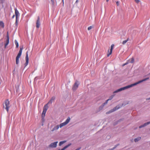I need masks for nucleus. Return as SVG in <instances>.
Returning a JSON list of instances; mask_svg holds the SVG:
<instances>
[{
  "label": "nucleus",
  "instance_id": "0eeeda50",
  "mask_svg": "<svg viewBox=\"0 0 150 150\" xmlns=\"http://www.w3.org/2000/svg\"><path fill=\"white\" fill-rule=\"evenodd\" d=\"M79 84L78 83V82L77 81L75 82L72 88V89L73 91L76 90L78 87Z\"/></svg>",
  "mask_w": 150,
  "mask_h": 150
},
{
  "label": "nucleus",
  "instance_id": "f03ea898",
  "mask_svg": "<svg viewBox=\"0 0 150 150\" xmlns=\"http://www.w3.org/2000/svg\"><path fill=\"white\" fill-rule=\"evenodd\" d=\"M70 120V118L69 117H68L65 122L60 124V125H58L55 126L51 130V131L52 132H53L54 131L57 130L59 127L60 128H61L63 126L66 125L69 122Z\"/></svg>",
  "mask_w": 150,
  "mask_h": 150
},
{
  "label": "nucleus",
  "instance_id": "c9c22d12",
  "mask_svg": "<svg viewBox=\"0 0 150 150\" xmlns=\"http://www.w3.org/2000/svg\"><path fill=\"white\" fill-rule=\"evenodd\" d=\"M16 24L18 23V18H16Z\"/></svg>",
  "mask_w": 150,
  "mask_h": 150
},
{
  "label": "nucleus",
  "instance_id": "2f4dec72",
  "mask_svg": "<svg viewBox=\"0 0 150 150\" xmlns=\"http://www.w3.org/2000/svg\"><path fill=\"white\" fill-rule=\"evenodd\" d=\"M6 37L7 38V39H8V40H9L8 33V32H7V33Z\"/></svg>",
  "mask_w": 150,
  "mask_h": 150
},
{
  "label": "nucleus",
  "instance_id": "4468645a",
  "mask_svg": "<svg viewBox=\"0 0 150 150\" xmlns=\"http://www.w3.org/2000/svg\"><path fill=\"white\" fill-rule=\"evenodd\" d=\"M71 145V144H70L67 146H65L62 149H59L58 150H64L65 149H66V148H67V147H68L70 145Z\"/></svg>",
  "mask_w": 150,
  "mask_h": 150
},
{
  "label": "nucleus",
  "instance_id": "c85d7f7f",
  "mask_svg": "<svg viewBox=\"0 0 150 150\" xmlns=\"http://www.w3.org/2000/svg\"><path fill=\"white\" fill-rule=\"evenodd\" d=\"M118 145V144L117 145H116L115 146V147H114L113 148H112L111 149H109L108 150H113Z\"/></svg>",
  "mask_w": 150,
  "mask_h": 150
},
{
  "label": "nucleus",
  "instance_id": "9b49d317",
  "mask_svg": "<svg viewBox=\"0 0 150 150\" xmlns=\"http://www.w3.org/2000/svg\"><path fill=\"white\" fill-rule=\"evenodd\" d=\"M55 97H53L52 98L51 100L49 101V102L47 104H52V102L54 101V100L55 99Z\"/></svg>",
  "mask_w": 150,
  "mask_h": 150
},
{
  "label": "nucleus",
  "instance_id": "aec40b11",
  "mask_svg": "<svg viewBox=\"0 0 150 150\" xmlns=\"http://www.w3.org/2000/svg\"><path fill=\"white\" fill-rule=\"evenodd\" d=\"M0 26H1L2 28L4 27V23L2 21H0Z\"/></svg>",
  "mask_w": 150,
  "mask_h": 150
},
{
  "label": "nucleus",
  "instance_id": "72a5a7b5",
  "mask_svg": "<svg viewBox=\"0 0 150 150\" xmlns=\"http://www.w3.org/2000/svg\"><path fill=\"white\" fill-rule=\"evenodd\" d=\"M116 4L118 6L119 5V2L118 1H117L116 2Z\"/></svg>",
  "mask_w": 150,
  "mask_h": 150
},
{
  "label": "nucleus",
  "instance_id": "e433bc0d",
  "mask_svg": "<svg viewBox=\"0 0 150 150\" xmlns=\"http://www.w3.org/2000/svg\"><path fill=\"white\" fill-rule=\"evenodd\" d=\"M62 2L63 3V4H64V0H62Z\"/></svg>",
  "mask_w": 150,
  "mask_h": 150
},
{
  "label": "nucleus",
  "instance_id": "58836bf2",
  "mask_svg": "<svg viewBox=\"0 0 150 150\" xmlns=\"http://www.w3.org/2000/svg\"><path fill=\"white\" fill-rule=\"evenodd\" d=\"M78 0H77L76 1V3H77L78 2Z\"/></svg>",
  "mask_w": 150,
  "mask_h": 150
},
{
  "label": "nucleus",
  "instance_id": "f704fd0d",
  "mask_svg": "<svg viewBox=\"0 0 150 150\" xmlns=\"http://www.w3.org/2000/svg\"><path fill=\"white\" fill-rule=\"evenodd\" d=\"M128 64V62H126V63H125V64H123L122 65V66H125V65L127 64Z\"/></svg>",
  "mask_w": 150,
  "mask_h": 150
},
{
  "label": "nucleus",
  "instance_id": "f8f14e48",
  "mask_svg": "<svg viewBox=\"0 0 150 150\" xmlns=\"http://www.w3.org/2000/svg\"><path fill=\"white\" fill-rule=\"evenodd\" d=\"M15 14L16 15V18H18L19 16V12L17 9L16 8L15 9Z\"/></svg>",
  "mask_w": 150,
  "mask_h": 150
},
{
  "label": "nucleus",
  "instance_id": "79ce46f5",
  "mask_svg": "<svg viewBox=\"0 0 150 150\" xmlns=\"http://www.w3.org/2000/svg\"><path fill=\"white\" fill-rule=\"evenodd\" d=\"M147 99V100H150V97L149 98Z\"/></svg>",
  "mask_w": 150,
  "mask_h": 150
},
{
  "label": "nucleus",
  "instance_id": "dca6fc26",
  "mask_svg": "<svg viewBox=\"0 0 150 150\" xmlns=\"http://www.w3.org/2000/svg\"><path fill=\"white\" fill-rule=\"evenodd\" d=\"M141 139V137H139L134 139V141L135 142H138V141L140 140Z\"/></svg>",
  "mask_w": 150,
  "mask_h": 150
},
{
  "label": "nucleus",
  "instance_id": "473e14b6",
  "mask_svg": "<svg viewBox=\"0 0 150 150\" xmlns=\"http://www.w3.org/2000/svg\"><path fill=\"white\" fill-rule=\"evenodd\" d=\"M134 1L137 4H138L140 2V1L139 0H134Z\"/></svg>",
  "mask_w": 150,
  "mask_h": 150
},
{
  "label": "nucleus",
  "instance_id": "39448f33",
  "mask_svg": "<svg viewBox=\"0 0 150 150\" xmlns=\"http://www.w3.org/2000/svg\"><path fill=\"white\" fill-rule=\"evenodd\" d=\"M58 142H56L52 143L48 146V147L49 148H54L56 147L57 146V144Z\"/></svg>",
  "mask_w": 150,
  "mask_h": 150
},
{
  "label": "nucleus",
  "instance_id": "ddd939ff",
  "mask_svg": "<svg viewBox=\"0 0 150 150\" xmlns=\"http://www.w3.org/2000/svg\"><path fill=\"white\" fill-rule=\"evenodd\" d=\"M114 96V95H113L110 96V97L105 102V103L107 104L108 101L111 100Z\"/></svg>",
  "mask_w": 150,
  "mask_h": 150
},
{
  "label": "nucleus",
  "instance_id": "ea45409f",
  "mask_svg": "<svg viewBox=\"0 0 150 150\" xmlns=\"http://www.w3.org/2000/svg\"><path fill=\"white\" fill-rule=\"evenodd\" d=\"M80 149V148L77 149L75 150H79Z\"/></svg>",
  "mask_w": 150,
  "mask_h": 150
},
{
  "label": "nucleus",
  "instance_id": "7c9ffc66",
  "mask_svg": "<svg viewBox=\"0 0 150 150\" xmlns=\"http://www.w3.org/2000/svg\"><path fill=\"white\" fill-rule=\"evenodd\" d=\"M5 0H0V4H3Z\"/></svg>",
  "mask_w": 150,
  "mask_h": 150
},
{
  "label": "nucleus",
  "instance_id": "a878e982",
  "mask_svg": "<svg viewBox=\"0 0 150 150\" xmlns=\"http://www.w3.org/2000/svg\"><path fill=\"white\" fill-rule=\"evenodd\" d=\"M52 5L53 6L55 4V0H51Z\"/></svg>",
  "mask_w": 150,
  "mask_h": 150
},
{
  "label": "nucleus",
  "instance_id": "5701e85b",
  "mask_svg": "<svg viewBox=\"0 0 150 150\" xmlns=\"http://www.w3.org/2000/svg\"><path fill=\"white\" fill-rule=\"evenodd\" d=\"M129 40V38H128L127 40H124L122 42V44H123V45H124L125 44L128 40Z\"/></svg>",
  "mask_w": 150,
  "mask_h": 150
},
{
  "label": "nucleus",
  "instance_id": "4be33fe9",
  "mask_svg": "<svg viewBox=\"0 0 150 150\" xmlns=\"http://www.w3.org/2000/svg\"><path fill=\"white\" fill-rule=\"evenodd\" d=\"M15 43L16 45V47L18 48V47L19 45L17 41L16 40H15Z\"/></svg>",
  "mask_w": 150,
  "mask_h": 150
},
{
  "label": "nucleus",
  "instance_id": "6e6552de",
  "mask_svg": "<svg viewBox=\"0 0 150 150\" xmlns=\"http://www.w3.org/2000/svg\"><path fill=\"white\" fill-rule=\"evenodd\" d=\"M26 62L25 65V66H26L28 65V63L29 58H28V52H27L26 53V57H25Z\"/></svg>",
  "mask_w": 150,
  "mask_h": 150
},
{
  "label": "nucleus",
  "instance_id": "412c9836",
  "mask_svg": "<svg viewBox=\"0 0 150 150\" xmlns=\"http://www.w3.org/2000/svg\"><path fill=\"white\" fill-rule=\"evenodd\" d=\"M66 142V141H63L60 142L59 143V146H61L64 143Z\"/></svg>",
  "mask_w": 150,
  "mask_h": 150
},
{
  "label": "nucleus",
  "instance_id": "a19ab883",
  "mask_svg": "<svg viewBox=\"0 0 150 150\" xmlns=\"http://www.w3.org/2000/svg\"><path fill=\"white\" fill-rule=\"evenodd\" d=\"M109 0H106V1L107 2H108Z\"/></svg>",
  "mask_w": 150,
  "mask_h": 150
},
{
  "label": "nucleus",
  "instance_id": "6ab92c4d",
  "mask_svg": "<svg viewBox=\"0 0 150 150\" xmlns=\"http://www.w3.org/2000/svg\"><path fill=\"white\" fill-rule=\"evenodd\" d=\"M105 104V102L103 103V104H102V105L99 107V109L100 110H102L103 107L105 105V104Z\"/></svg>",
  "mask_w": 150,
  "mask_h": 150
},
{
  "label": "nucleus",
  "instance_id": "bb28decb",
  "mask_svg": "<svg viewBox=\"0 0 150 150\" xmlns=\"http://www.w3.org/2000/svg\"><path fill=\"white\" fill-rule=\"evenodd\" d=\"M134 62V59L132 58L130 59V62L131 63H133Z\"/></svg>",
  "mask_w": 150,
  "mask_h": 150
},
{
  "label": "nucleus",
  "instance_id": "2eb2a0df",
  "mask_svg": "<svg viewBox=\"0 0 150 150\" xmlns=\"http://www.w3.org/2000/svg\"><path fill=\"white\" fill-rule=\"evenodd\" d=\"M114 46V44H112L111 47V48L110 49V53L109 54H111L112 52V50L113 49V47Z\"/></svg>",
  "mask_w": 150,
  "mask_h": 150
},
{
  "label": "nucleus",
  "instance_id": "1a4fd4ad",
  "mask_svg": "<svg viewBox=\"0 0 150 150\" xmlns=\"http://www.w3.org/2000/svg\"><path fill=\"white\" fill-rule=\"evenodd\" d=\"M40 19L39 16L38 17V19L36 22V27L37 28H38L40 27Z\"/></svg>",
  "mask_w": 150,
  "mask_h": 150
},
{
  "label": "nucleus",
  "instance_id": "b1692460",
  "mask_svg": "<svg viewBox=\"0 0 150 150\" xmlns=\"http://www.w3.org/2000/svg\"><path fill=\"white\" fill-rule=\"evenodd\" d=\"M46 111H46L44 110H43L42 114V117L45 116V113H46Z\"/></svg>",
  "mask_w": 150,
  "mask_h": 150
},
{
  "label": "nucleus",
  "instance_id": "9d476101",
  "mask_svg": "<svg viewBox=\"0 0 150 150\" xmlns=\"http://www.w3.org/2000/svg\"><path fill=\"white\" fill-rule=\"evenodd\" d=\"M150 124V121L146 123H145L143 125H142L139 127V128H141L142 127H144L147 125L149 124Z\"/></svg>",
  "mask_w": 150,
  "mask_h": 150
},
{
  "label": "nucleus",
  "instance_id": "f3484780",
  "mask_svg": "<svg viewBox=\"0 0 150 150\" xmlns=\"http://www.w3.org/2000/svg\"><path fill=\"white\" fill-rule=\"evenodd\" d=\"M48 104H47L46 105H45L44 106V108H43V110H45L46 111H47V109H48V107L47 106V105Z\"/></svg>",
  "mask_w": 150,
  "mask_h": 150
},
{
  "label": "nucleus",
  "instance_id": "7ed1b4c3",
  "mask_svg": "<svg viewBox=\"0 0 150 150\" xmlns=\"http://www.w3.org/2000/svg\"><path fill=\"white\" fill-rule=\"evenodd\" d=\"M23 50V48L21 47L20 48V50L18 54L17 57L16 58V63L17 64H18L19 63V58L20 57L21 55L22 51Z\"/></svg>",
  "mask_w": 150,
  "mask_h": 150
},
{
  "label": "nucleus",
  "instance_id": "4c0bfd02",
  "mask_svg": "<svg viewBox=\"0 0 150 150\" xmlns=\"http://www.w3.org/2000/svg\"><path fill=\"white\" fill-rule=\"evenodd\" d=\"M15 17V15H13L12 17V18H13Z\"/></svg>",
  "mask_w": 150,
  "mask_h": 150
},
{
  "label": "nucleus",
  "instance_id": "cd10ccee",
  "mask_svg": "<svg viewBox=\"0 0 150 150\" xmlns=\"http://www.w3.org/2000/svg\"><path fill=\"white\" fill-rule=\"evenodd\" d=\"M93 28V26H90L88 28V30H91Z\"/></svg>",
  "mask_w": 150,
  "mask_h": 150
},
{
  "label": "nucleus",
  "instance_id": "a211bd4d",
  "mask_svg": "<svg viewBox=\"0 0 150 150\" xmlns=\"http://www.w3.org/2000/svg\"><path fill=\"white\" fill-rule=\"evenodd\" d=\"M105 104V102L103 103V104H102V105L99 107V109L100 110H102L103 107L105 105V104Z\"/></svg>",
  "mask_w": 150,
  "mask_h": 150
},
{
  "label": "nucleus",
  "instance_id": "c756f323",
  "mask_svg": "<svg viewBox=\"0 0 150 150\" xmlns=\"http://www.w3.org/2000/svg\"><path fill=\"white\" fill-rule=\"evenodd\" d=\"M110 53V50H108V53L107 54V56L108 57H109L110 54H109Z\"/></svg>",
  "mask_w": 150,
  "mask_h": 150
},
{
  "label": "nucleus",
  "instance_id": "20e7f679",
  "mask_svg": "<svg viewBox=\"0 0 150 150\" xmlns=\"http://www.w3.org/2000/svg\"><path fill=\"white\" fill-rule=\"evenodd\" d=\"M5 105L6 106L5 109L8 112L9 111V108H10V103L8 99L6 100L5 102Z\"/></svg>",
  "mask_w": 150,
  "mask_h": 150
},
{
  "label": "nucleus",
  "instance_id": "423d86ee",
  "mask_svg": "<svg viewBox=\"0 0 150 150\" xmlns=\"http://www.w3.org/2000/svg\"><path fill=\"white\" fill-rule=\"evenodd\" d=\"M120 108V107H119L118 106H116L114 108H113V109H112L111 110H110L108 112H106V114H107L110 113H112L115 110H117V109H119Z\"/></svg>",
  "mask_w": 150,
  "mask_h": 150
},
{
  "label": "nucleus",
  "instance_id": "393cba45",
  "mask_svg": "<svg viewBox=\"0 0 150 150\" xmlns=\"http://www.w3.org/2000/svg\"><path fill=\"white\" fill-rule=\"evenodd\" d=\"M9 40H8V39H7L6 40V43L5 44V47L8 45V44L9 43Z\"/></svg>",
  "mask_w": 150,
  "mask_h": 150
},
{
  "label": "nucleus",
  "instance_id": "f257e3e1",
  "mask_svg": "<svg viewBox=\"0 0 150 150\" xmlns=\"http://www.w3.org/2000/svg\"><path fill=\"white\" fill-rule=\"evenodd\" d=\"M149 79V78H147L146 79H144L140 81L137 82L135 83L134 84H132L131 85L127 86L125 87L121 88H120L115 91H114L113 93H117L121 91L122 90H124L127 89V88H129L130 87H132L138 84H139V83L141 82H142L144 81H145L147 80H148Z\"/></svg>",
  "mask_w": 150,
  "mask_h": 150
}]
</instances>
